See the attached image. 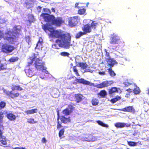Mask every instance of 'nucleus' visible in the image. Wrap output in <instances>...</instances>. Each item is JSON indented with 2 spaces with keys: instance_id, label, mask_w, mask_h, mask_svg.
<instances>
[{
  "instance_id": "1",
  "label": "nucleus",
  "mask_w": 149,
  "mask_h": 149,
  "mask_svg": "<svg viewBox=\"0 0 149 149\" xmlns=\"http://www.w3.org/2000/svg\"><path fill=\"white\" fill-rule=\"evenodd\" d=\"M42 28L46 32L48 31L50 33L49 36L53 38H57L55 40V42L61 47L68 49L70 46L71 36L69 33H64L61 30H55L48 24H46L42 26Z\"/></svg>"
},
{
  "instance_id": "2",
  "label": "nucleus",
  "mask_w": 149,
  "mask_h": 149,
  "mask_svg": "<svg viewBox=\"0 0 149 149\" xmlns=\"http://www.w3.org/2000/svg\"><path fill=\"white\" fill-rule=\"evenodd\" d=\"M40 16L42 17L45 22L57 26H60L64 22L61 17L56 18L54 15L47 13H42Z\"/></svg>"
},
{
  "instance_id": "3",
  "label": "nucleus",
  "mask_w": 149,
  "mask_h": 149,
  "mask_svg": "<svg viewBox=\"0 0 149 149\" xmlns=\"http://www.w3.org/2000/svg\"><path fill=\"white\" fill-rule=\"evenodd\" d=\"M98 25V23H95L93 21H92L91 24H87L84 25L81 28L83 31H80L77 33L75 36V38L76 39H78L82 36L90 33L92 32V29H96Z\"/></svg>"
},
{
  "instance_id": "4",
  "label": "nucleus",
  "mask_w": 149,
  "mask_h": 149,
  "mask_svg": "<svg viewBox=\"0 0 149 149\" xmlns=\"http://www.w3.org/2000/svg\"><path fill=\"white\" fill-rule=\"evenodd\" d=\"M36 54H34L33 55V57L30 58L29 59V61L28 63V66H29L33 63V61L36 60L35 63V67L39 70H42L43 72H45L46 71V68L45 66V63L42 62V60L40 59Z\"/></svg>"
},
{
  "instance_id": "5",
  "label": "nucleus",
  "mask_w": 149,
  "mask_h": 149,
  "mask_svg": "<svg viewBox=\"0 0 149 149\" xmlns=\"http://www.w3.org/2000/svg\"><path fill=\"white\" fill-rule=\"evenodd\" d=\"M6 36L4 37V34L3 31L0 30V40L2 38H4V40L7 41L10 43H12L17 40V37L16 35L17 33L14 31H8L5 33Z\"/></svg>"
},
{
  "instance_id": "6",
  "label": "nucleus",
  "mask_w": 149,
  "mask_h": 149,
  "mask_svg": "<svg viewBox=\"0 0 149 149\" xmlns=\"http://www.w3.org/2000/svg\"><path fill=\"white\" fill-rule=\"evenodd\" d=\"M110 44V47L113 49L119 47L123 45V43L121 41L119 36L114 34L111 36Z\"/></svg>"
},
{
  "instance_id": "7",
  "label": "nucleus",
  "mask_w": 149,
  "mask_h": 149,
  "mask_svg": "<svg viewBox=\"0 0 149 149\" xmlns=\"http://www.w3.org/2000/svg\"><path fill=\"white\" fill-rule=\"evenodd\" d=\"M3 91L6 96L9 98L12 99L17 97L20 95V94L19 93H15L14 92V91H13L12 90L11 91H9L6 89H3Z\"/></svg>"
},
{
  "instance_id": "8",
  "label": "nucleus",
  "mask_w": 149,
  "mask_h": 149,
  "mask_svg": "<svg viewBox=\"0 0 149 149\" xmlns=\"http://www.w3.org/2000/svg\"><path fill=\"white\" fill-rule=\"evenodd\" d=\"M15 48L14 47L6 44H4L1 46V50L4 53H8L11 52Z\"/></svg>"
},
{
  "instance_id": "9",
  "label": "nucleus",
  "mask_w": 149,
  "mask_h": 149,
  "mask_svg": "<svg viewBox=\"0 0 149 149\" xmlns=\"http://www.w3.org/2000/svg\"><path fill=\"white\" fill-rule=\"evenodd\" d=\"M79 20L78 16L70 17L69 19L68 24L70 27H74L78 23Z\"/></svg>"
},
{
  "instance_id": "10",
  "label": "nucleus",
  "mask_w": 149,
  "mask_h": 149,
  "mask_svg": "<svg viewBox=\"0 0 149 149\" xmlns=\"http://www.w3.org/2000/svg\"><path fill=\"white\" fill-rule=\"evenodd\" d=\"M74 107L71 104L68 105V107L63 110L62 113L65 116H68L70 115L73 111Z\"/></svg>"
},
{
  "instance_id": "11",
  "label": "nucleus",
  "mask_w": 149,
  "mask_h": 149,
  "mask_svg": "<svg viewBox=\"0 0 149 149\" xmlns=\"http://www.w3.org/2000/svg\"><path fill=\"white\" fill-rule=\"evenodd\" d=\"M4 130L0 129V142L3 145H6L7 144V139L6 136L3 135Z\"/></svg>"
},
{
  "instance_id": "12",
  "label": "nucleus",
  "mask_w": 149,
  "mask_h": 149,
  "mask_svg": "<svg viewBox=\"0 0 149 149\" xmlns=\"http://www.w3.org/2000/svg\"><path fill=\"white\" fill-rule=\"evenodd\" d=\"M61 123L64 124H68L71 123V119L70 117H66L64 116H60V119Z\"/></svg>"
},
{
  "instance_id": "13",
  "label": "nucleus",
  "mask_w": 149,
  "mask_h": 149,
  "mask_svg": "<svg viewBox=\"0 0 149 149\" xmlns=\"http://www.w3.org/2000/svg\"><path fill=\"white\" fill-rule=\"evenodd\" d=\"M109 81H105L102 82L101 83L97 85V87L98 88H102L106 87H107L110 85Z\"/></svg>"
},
{
  "instance_id": "14",
  "label": "nucleus",
  "mask_w": 149,
  "mask_h": 149,
  "mask_svg": "<svg viewBox=\"0 0 149 149\" xmlns=\"http://www.w3.org/2000/svg\"><path fill=\"white\" fill-rule=\"evenodd\" d=\"M121 110L124 112L134 113L135 110L132 106H129L122 109Z\"/></svg>"
},
{
  "instance_id": "15",
  "label": "nucleus",
  "mask_w": 149,
  "mask_h": 149,
  "mask_svg": "<svg viewBox=\"0 0 149 149\" xmlns=\"http://www.w3.org/2000/svg\"><path fill=\"white\" fill-rule=\"evenodd\" d=\"M75 81L77 83L82 84L85 85H89L90 84L89 81L86 80L83 78H76L75 79Z\"/></svg>"
},
{
  "instance_id": "16",
  "label": "nucleus",
  "mask_w": 149,
  "mask_h": 149,
  "mask_svg": "<svg viewBox=\"0 0 149 149\" xmlns=\"http://www.w3.org/2000/svg\"><path fill=\"white\" fill-rule=\"evenodd\" d=\"M4 117L3 113L0 111V129H4V126L3 125V119Z\"/></svg>"
},
{
  "instance_id": "17",
  "label": "nucleus",
  "mask_w": 149,
  "mask_h": 149,
  "mask_svg": "<svg viewBox=\"0 0 149 149\" xmlns=\"http://www.w3.org/2000/svg\"><path fill=\"white\" fill-rule=\"evenodd\" d=\"M82 95L80 94L79 93L75 95V101L77 103H78L82 100Z\"/></svg>"
},
{
  "instance_id": "18",
  "label": "nucleus",
  "mask_w": 149,
  "mask_h": 149,
  "mask_svg": "<svg viewBox=\"0 0 149 149\" xmlns=\"http://www.w3.org/2000/svg\"><path fill=\"white\" fill-rule=\"evenodd\" d=\"M6 116L7 118L10 121L14 120H15L16 118L15 115L11 113H9L7 114Z\"/></svg>"
},
{
  "instance_id": "19",
  "label": "nucleus",
  "mask_w": 149,
  "mask_h": 149,
  "mask_svg": "<svg viewBox=\"0 0 149 149\" xmlns=\"http://www.w3.org/2000/svg\"><path fill=\"white\" fill-rule=\"evenodd\" d=\"M108 63V66L110 67V68H111L113 67L116 63V61L113 59L112 58H109L107 60Z\"/></svg>"
},
{
  "instance_id": "20",
  "label": "nucleus",
  "mask_w": 149,
  "mask_h": 149,
  "mask_svg": "<svg viewBox=\"0 0 149 149\" xmlns=\"http://www.w3.org/2000/svg\"><path fill=\"white\" fill-rule=\"evenodd\" d=\"M25 72L27 76L29 77H31L33 75V71L30 69H26L25 70Z\"/></svg>"
},
{
  "instance_id": "21",
  "label": "nucleus",
  "mask_w": 149,
  "mask_h": 149,
  "mask_svg": "<svg viewBox=\"0 0 149 149\" xmlns=\"http://www.w3.org/2000/svg\"><path fill=\"white\" fill-rule=\"evenodd\" d=\"M108 93L109 95H112L118 92V91L117 88L113 87L108 90Z\"/></svg>"
},
{
  "instance_id": "22",
  "label": "nucleus",
  "mask_w": 149,
  "mask_h": 149,
  "mask_svg": "<svg viewBox=\"0 0 149 149\" xmlns=\"http://www.w3.org/2000/svg\"><path fill=\"white\" fill-rule=\"evenodd\" d=\"M42 39L41 37H40L39 39V40L36 44L35 49H39L40 47L42 46Z\"/></svg>"
},
{
  "instance_id": "23",
  "label": "nucleus",
  "mask_w": 149,
  "mask_h": 149,
  "mask_svg": "<svg viewBox=\"0 0 149 149\" xmlns=\"http://www.w3.org/2000/svg\"><path fill=\"white\" fill-rule=\"evenodd\" d=\"M60 119V116L59 114V113L58 111V112L57 113V125L56 126V127L57 129H59L62 127V125H61V123H60V121H59V119Z\"/></svg>"
},
{
  "instance_id": "24",
  "label": "nucleus",
  "mask_w": 149,
  "mask_h": 149,
  "mask_svg": "<svg viewBox=\"0 0 149 149\" xmlns=\"http://www.w3.org/2000/svg\"><path fill=\"white\" fill-rule=\"evenodd\" d=\"M98 95H100L102 97H105L107 95V93L105 90H101L98 93Z\"/></svg>"
},
{
  "instance_id": "25",
  "label": "nucleus",
  "mask_w": 149,
  "mask_h": 149,
  "mask_svg": "<svg viewBox=\"0 0 149 149\" xmlns=\"http://www.w3.org/2000/svg\"><path fill=\"white\" fill-rule=\"evenodd\" d=\"M78 64L79 67L84 69H86L88 67V65L86 63H79Z\"/></svg>"
},
{
  "instance_id": "26",
  "label": "nucleus",
  "mask_w": 149,
  "mask_h": 149,
  "mask_svg": "<svg viewBox=\"0 0 149 149\" xmlns=\"http://www.w3.org/2000/svg\"><path fill=\"white\" fill-rule=\"evenodd\" d=\"M126 124L124 123H116L115 125V126L117 128H123L125 127Z\"/></svg>"
},
{
  "instance_id": "27",
  "label": "nucleus",
  "mask_w": 149,
  "mask_h": 149,
  "mask_svg": "<svg viewBox=\"0 0 149 149\" xmlns=\"http://www.w3.org/2000/svg\"><path fill=\"white\" fill-rule=\"evenodd\" d=\"M37 112V109H35L31 110H28L25 111V113L27 114H31Z\"/></svg>"
},
{
  "instance_id": "28",
  "label": "nucleus",
  "mask_w": 149,
  "mask_h": 149,
  "mask_svg": "<svg viewBox=\"0 0 149 149\" xmlns=\"http://www.w3.org/2000/svg\"><path fill=\"white\" fill-rule=\"evenodd\" d=\"M35 20L34 16L32 15H29L28 16V20L27 21L29 22L30 24H31V22H33Z\"/></svg>"
},
{
  "instance_id": "29",
  "label": "nucleus",
  "mask_w": 149,
  "mask_h": 149,
  "mask_svg": "<svg viewBox=\"0 0 149 149\" xmlns=\"http://www.w3.org/2000/svg\"><path fill=\"white\" fill-rule=\"evenodd\" d=\"M134 93L135 95H138L140 93L141 91L138 87L135 86V87L133 90Z\"/></svg>"
},
{
  "instance_id": "30",
  "label": "nucleus",
  "mask_w": 149,
  "mask_h": 149,
  "mask_svg": "<svg viewBox=\"0 0 149 149\" xmlns=\"http://www.w3.org/2000/svg\"><path fill=\"white\" fill-rule=\"evenodd\" d=\"M121 97L118 96H116L114 98L111 99L110 102L112 103H114L116 102L119 100H120Z\"/></svg>"
},
{
  "instance_id": "31",
  "label": "nucleus",
  "mask_w": 149,
  "mask_h": 149,
  "mask_svg": "<svg viewBox=\"0 0 149 149\" xmlns=\"http://www.w3.org/2000/svg\"><path fill=\"white\" fill-rule=\"evenodd\" d=\"M18 59L19 58L17 57H12L8 61L10 63H13L17 61Z\"/></svg>"
},
{
  "instance_id": "32",
  "label": "nucleus",
  "mask_w": 149,
  "mask_h": 149,
  "mask_svg": "<svg viewBox=\"0 0 149 149\" xmlns=\"http://www.w3.org/2000/svg\"><path fill=\"white\" fill-rule=\"evenodd\" d=\"M108 72L110 76L112 77H113L116 75V73L114 71L112 70L111 68H109L108 69Z\"/></svg>"
},
{
  "instance_id": "33",
  "label": "nucleus",
  "mask_w": 149,
  "mask_h": 149,
  "mask_svg": "<svg viewBox=\"0 0 149 149\" xmlns=\"http://www.w3.org/2000/svg\"><path fill=\"white\" fill-rule=\"evenodd\" d=\"M11 89L13 91H14L15 90L18 91H22V88L19 85H15L11 88Z\"/></svg>"
},
{
  "instance_id": "34",
  "label": "nucleus",
  "mask_w": 149,
  "mask_h": 149,
  "mask_svg": "<svg viewBox=\"0 0 149 149\" xmlns=\"http://www.w3.org/2000/svg\"><path fill=\"white\" fill-rule=\"evenodd\" d=\"M96 122L98 124L103 127H107L108 126L106 124L103 123L100 120H98L96 121Z\"/></svg>"
},
{
  "instance_id": "35",
  "label": "nucleus",
  "mask_w": 149,
  "mask_h": 149,
  "mask_svg": "<svg viewBox=\"0 0 149 149\" xmlns=\"http://www.w3.org/2000/svg\"><path fill=\"white\" fill-rule=\"evenodd\" d=\"M65 132V129L64 128L61 129L59 132L58 135L60 139L62 138V136L63 135Z\"/></svg>"
},
{
  "instance_id": "36",
  "label": "nucleus",
  "mask_w": 149,
  "mask_h": 149,
  "mask_svg": "<svg viewBox=\"0 0 149 149\" xmlns=\"http://www.w3.org/2000/svg\"><path fill=\"white\" fill-rule=\"evenodd\" d=\"M92 136L91 135H89L87 137H85L84 139V140L87 141H93V138H92Z\"/></svg>"
},
{
  "instance_id": "37",
  "label": "nucleus",
  "mask_w": 149,
  "mask_h": 149,
  "mask_svg": "<svg viewBox=\"0 0 149 149\" xmlns=\"http://www.w3.org/2000/svg\"><path fill=\"white\" fill-rule=\"evenodd\" d=\"M27 121V122L31 124H34L37 123V121H35L34 119L33 118H30Z\"/></svg>"
},
{
  "instance_id": "38",
  "label": "nucleus",
  "mask_w": 149,
  "mask_h": 149,
  "mask_svg": "<svg viewBox=\"0 0 149 149\" xmlns=\"http://www.w3.org/2000/svg\"><path fill=\"white\" fill-rule=\"evenodd\" d=\"M137 143L136 142L133 141H129L127 142L128 145L130 146H136L137 145Z\"/></svg>"
},
{
  "instance_id": "39",
  "label": "nucleus",
  "mask_w": 149,
  "mask_h": 149,
  "mask_svg": "<svg viewBox=\"0 0 149 149\" xmlns=\"http://www.w3.org/2000/svg\"><path fill=\"white\" fill-rule=\"evenodd\" d=\"M6 65L3 64H0V71L7 70Z\"/></svg>"
},
{
  "instance_id": "40",
  "label": "nucleus",
  "mask_w": 149,
  "mask_h": 149,
  "mask_svg": "<svg viewBox=\"0 0 149 149\" xmlns=\"http://www.w3.org/2000/svg\"><path fill=\"white\" fill-rule=\"evenodd\" d=\"M98 103V100L97 99H93L92 100V103L93 105L96 106Z\"/></svg>"
},
{
  "instance_id": "41",
  "label": "nucleus",
  "mask_w": 149,
  "mask_h": 149,
  "mask_svg": "<svg viewBox=\"0 0 149 149\" xmlns=\"http://www.w3.org/2000/svg\"><path fill=\"white\" fill-rule=\"evenodd\" d=\"M73 72H75V74L77 76H79L80 75L79 74L78 70H77L76 66H74L72 67Z\"/></svg>"
},
{
  "instance_id": "42",
  "label": "nucleus",
  "mask_w": 149,
  "mask_h": 149,
  "mask_svg": "<svg viewBox=\"0 0 149 149\" xmlns=\"http://www.w3.org/2000/svg\"><path fill=\"white\" fill-rule=\"evenodd\" d=\"M6 103L4 101H1L0 102V109H3L6 106Z\"/></svg>"
},
{
  "instance_id": "43",
  "label": "nucleus",
  "mask_w": 149,
  "mask_h": 149,
  "mask_svg": "<svg viewBox=\"0 0 149 149\" xmlns=\"http://www.w3.org/2000/svg\"><path fill=\"white\" fill-rule=\"evenodd\" d=\"M85 11L86 10L84 8L79 9L78 11V13L80 15L83 14L85 12Z\"/></svg>"
},
{
  "instance_id": "44",
  "label": "nucleus",
  "mask_w": 149,
  "mask_h": 149,
  "mask_svg": "<svg viewBox=\"0 0 149 149\" xmlns=\"http://www.w3.org/2000/svg\"><path fill=\"white\" fill-rule=\"evenodd\" d=\"M60 55L63 56H67L68 57L70 55V54L67 52H61L60 53Z\"/></svg>"
},
{
  "instance_id": "45",
  "label": "nucleus",
  "mask_w": 149,
  "mask_h": 149,
  "mask_svg": "<svg viewBox=\"0 0 149 149\" xmlns=\"http://www.w3.org/2000/svg\"><path fill=\"white\" fill-rule=\"evenodd\" d=\"M105 55L106 57H107V58H106L107 60H108L109 58H111V57L110 56L109 53L107 51L106 52Z\"/></svg>"
},
{
  "instance_id": "46",
  "label": "nucleus",
  "mask_w": 149,
  "mask_h": 149,
  "mask_svg": "<svg viewBox=\"0 0 149 149\" xmlns=\"http://www.w3.org/2000/svg\"><path fill=\"white\" fill-rule=\"evenodd\" d=\"M123 84L125 86H127L132 84L131 83L127 81L124 82Z\"/></svg>"
},
{
  "instance_id": "47",
  "label": "nucleus",
  "mask_w": 149,
  "mask_h": 149,
  "mask_svg": "<svg viewBox=\"0 0 149 149\" xmlns=\"http://www.w3.org/2000/svg\"><path fill=\"white\" fill-rule=\"evenodd\" d=\"M26 41L29 43L31 42L30 38L29 36H27L25 38Z\"/></svg>"
},
{
  "instance_id": "48",
  "label": "nucleus",
  "mask_w": 149,
  "mask_h": 149,
  "mask_svg": "<svg viewBox=\"0 0 149 149\" xmlns=\"http://www.w3.org/2000/svg\"><path fill=\"white\" fill-rule=\"evenodd\" d=\"M43 11L45 12H47V13H50V10L47 8H44L43 9Z\"/></svg>"
},
{
  "instance_id": "49",
  "label": "nucleus",
  "mask_w": 149,
  "mask_h": 149,
  "mask_svg": "<svg viewBox=\"0 0 149 149\" xmlns=\"http://www.w3.org/2000/svg\"><path fill=\"white\" fill-rule=\"evenodd\" d=\"M98 74L101 75H104L106 74L105 72L104 71L102 72L100 71L98 72Z\"/></svg>"
},
{
  "instance_id": "50",
  "label": "nucleus",
  "mask_w": 149,
  "mask_h": 149,
  "mask_svg": "<svg viewBox=\"0 0 149 149\" xmlns=\"http://www.w3.org/2000/svg\"><path fill=\"white\" fill-rule=\"evenodd\" d=\"M52 47L53 48L55 49H59V48L57 47V46L56 44H54L53 45H52Z\"/></svg>"
},
{
  "instance_id": "51",
  "label": "nucleus",
  "mask_w": 149,
  "mask_h": 149,
  "mask_svg": "<svg viewBox=\"0 0 149 149\" xmlns=\"http://www.w3.org/2000/svg\"><path fill=\"white\" fill-rule=\"evenodd\" d=\"M41 141L43 143H46V140L45 138V137L43 138L41 140Z\"/></svg>"
},
{
  "instance_id": "52",
  "label": "nucleus",
  "mask_w": 149,
  "mask_h": 149,
  "mask_svg": "<svg viewBox=\"0 0 149 149\" xmlns=\"http://www.w3.org/2000/svg\"><path fill=\"white\" fill-rule=\"evenodd\" d=\"M13 149H26V148H25L17 147L14 148Z\"/></svg>"
},
{
  "instance_id": "53",
  "label": "nucleus",
  "mask_w": 149,
  "mask_h": 149,
  "mask_svg": "<svg viewBox=\"0 0 149 149\" xmlns=\"http://www.w3.org/2000/svg\"><path fill=\"white\" fill-rule=\"evenodd\" d=\"M126 91L129 92V93H130L132 92V90L131 89L129 88L128 89H126Z\"/></svg>"
},
{
  "instance_id": "54",
  "label": "nucleus",
  "mask_w": 149,
  "mask_h": 149,
  "mask_svg": "<svg viewBox=\"0 0 149 149\" xmlns=\"http://www.w3.org/2000/svg\"><path fill=\"white\" fill-rule=\"evenodd\" d=\"M37 8L38 9H39L38 12L39 13L41 11V10L42 8V7L40 6H38L37 7Z\"/></svg>"
},
{
  "instance_id": "55",
  "label": "nucleus",
  "mask_w": 149,
  "mask_h": 149,
  "mask_svg": "<svg viewBox=\"0 0 149 149\" xmlns=\"http://www.w3.org/2000/svg\"><path fill=\"white\" fill-rule=\"evenodd\" d=\"M79 4V3H76L75 5V7H77L78 8H79L80 7H79L78 6V5Z\"/></svg>"
},
{
  "instance_id": "56",
  "label": "nucleus",
  "mask_w": 149,
  "mask_h": 149,
  "mask_svg": "<svg viewBox=\"0 0 149 149\" xmlns=\"http://www.w3.org/2000/svg\"><path fill=\"white\" fill-rule=\"evenodd\" d=\"M51 10L52 11L54 12V13H55V8H51Z\"/></svg>"
},
{
  "instance_id": "57",
  "label": "nucleus",
  "mask_w": 149,
  "mask_h": 149,
  "mask_svg": "<svg viewBox=\"0 0 149 149\" xmlns=\"http://www.w3.org/2000/svg\"><path fill=\"white\" fill-rule=\"evenodd\" d=\"M130 94H127L126 95L125 97H128V96H130Z\"/></svg>"
},
{
  "instance_id": "58",
  "label": "nucleus",
  "mask_w": 149,
  "mask_h": 149,
  "mask_svg": "<svg viewBox=\"0 0 149 149\" xmlns=\"http://www.w3.org/2000/svg\"><path fill=\"white\" fill-rule=\"evenodd\" d=\"M148 93L147 94L149 95V88H148L147 90Z\"/></svg>"
},
{
  "instance_id": "59",
  "label": "nucleus",
  "mask_w": 149,
  "mask_h": 149,
  "mask_svg": "<svg viewBox=\"0 0 149 149\" xmlns=\"http://www.w3.org/2000/svg\"><path fill=\"white\" fill-rule=\"evenodd\" d=\"M130 125H126V127H129L130 126Z\"/></svg>"
},
{
  "instance_id": "60",
  "label": "nucleus",
  "mask_w": 149,
  "mask_h": 149,
  "mask_svg": "<svg viewBox=\"0 0 149 149\" xmlns=\"http://www.w3.org/2000/svg\"><path fill=\"white\" fill-rule=\"evenodd\" d=\"M89 4V3H86V6H88V4Z\"/></svg>"
}]
</instances>
